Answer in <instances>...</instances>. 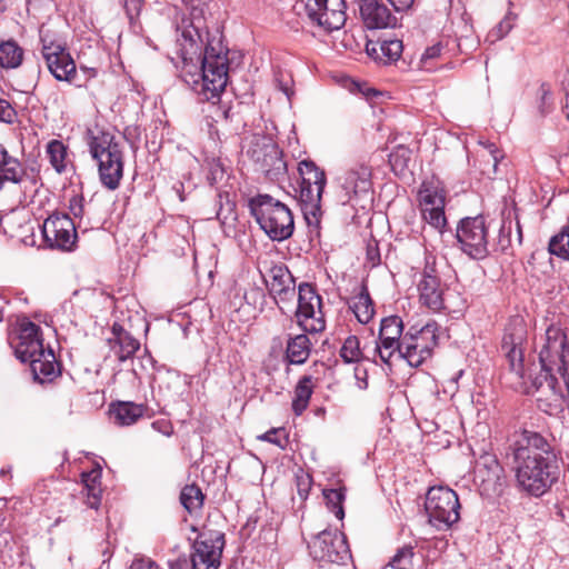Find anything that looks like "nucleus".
Listing matches in <instances>:
<instances>
[{"label":"nucleus","mask_w":569,"mask_h":569,"mask_svg":"<svg viewBox=\"0 0 569 569\" xmlns=\"http://www.w3.org/2000/svg\"><path fill=\"white\" fill-rule=\"evenodd\" d=\"M527 328L522 319H513L508 323L501 341V350L508 363L507 378L510 387L523 393H533L547 389L553 401L569 400V372L567 356L569 342L565 331L555 325L546 330V342L539 352L541 371L535 377L527 375L525 366V348Z\"/></svg>","instance_id":"f257e3e1"},{"label":"nucleus","mask_w":569,"mask_h":569,"mask_svg":"<svg viewBox=\"0 0 569 569\" xmlns=\"http://www.w3.org/2000/svg\"><path fill=\"white\" fill-rule=\"evenodd\" d=\"M518 489L531 497H542L558 480V457L552 445L539 432L523 430L513 449Z\"/></svg>","instance_id":"f03ea898"},{"label":"nucleus","mask_w":569,"mask_h":569,"mask_svg":"<svg viewBox=\"0 0 569 569\" xmlns=\"http://www.w3.org/2000/svg\"><path fill=\"white\" fill-rule=\"evenodd\" d=\"M178 46L184 68L198 70L200 93L208 101L219 98L228 82V58L210 42L209 31L202 28L201 20L198 23L192 20L182 29Z\"/></svg>","instance_id":"7ed1b4c3"},{"label":"nucleus","mask_w":569,"mask_h":569,"mask_svg":"<svg viewBox=\"0 0 569 569\" xmlns=\"http://www.w3.org/2000/svg\"><path fill=\"white\" fill-rule=\"evenodd\" d=\"M270 281H267L270 295L273 297L277 306L282 312L293 310L296 296L298 306L295 309L299 326L305 331L318 332L325 329L322 320L321 297L316 289L308 282L298 286L296 292V280L287 266L274 264L269 270Z\"/></svg>","instance_id":"20e7f679"},{"label":"nucleus","mask_w":569,"mask_h":569,"mask_svg":"<svg viewBox=\"0 0 569 569\" xmlns=\"http://www.w3.org/2000/svg\"><path fill=\"white\" fill-rule=\"evenodd\" d=\"M88 146L91 157L98 162L101 183L109 190H116L123 177V152L116 137L108 131L93 134L88 131Z\"/></svg>","instance_id":"39448f33"},{"label":"nucleus","mask_w":569,"mask_h":569,"mask_svg":"<svg viewBox=\"0 0 569 569\" xmlns=\"http://www.w3.org/2000/svg\"><path fill=\"white\" fill-rule=\"evenodd\" d=\"M250 213L272 241L289 239L295 230L289 207L270 194H258L249 200Z\"/></svg>","instance_id":"423d86ee"},{"label":"nucleus","mask_w":569,"mask_h":569,"mask_svg":"<svg viewBox=\"0 0 569 569\" xmlns=\"http://www.w3.org/2000/svg\"><path fill=\"white\" fill-rule=\"evenodd\" d=\"M298 172L301 181L296 192L305 220L308 227L319 228L322 217L321 198L327 183L326 173L309 159L298 163Z\"/></svg>","instance_id":"0eeeda50"},{"label":"nucleus","mask_w":569,"mask_h":569,"mask_svg":"<svg viewBox=\"0 0 569 569\" xmlns=\"http://www.w3.org/2000/svg\"><path fill=\"white\" fill-rule=\"evenodd\" d=\"M425 509L429 522L438 530L450 528L460 518L458 495L448 487L430 488L426 496Z\"/></svg>","instance_id":"6e6552de"},{"label":"nucleus","mask_w":569,"mask_h":569,"mask_svg":"<svg viewBox=\"0 0 569 569\" xmlns=\"http://www.w3.org/2000/svg\"><path fill=\"white\" fill-rule=\"evenodd\" d=\"M438 325L431 321L417 329L411 327L402 337V359L410 367L418 368L431 358L438 345Z\"/></svg>","instance_id":"1a4fd4ad"},{"label":"nucleus","mask_w":569,"mask_h":569,"mask_svg":"<svg viewBox=\"0 0 569 569\" xmlns=\"http://www.w3.org/2000/svg\"><path fill=\"white\" fill-rule=\"evenodd\" d=\"M248 156L257 170L271 181H280L287 174V162L279 146L268 137H254L248 149Z\"/></svg>","instance_id":"9d476101"},{"label":"nucleus","mask_w":569,"mask_h":569,"mask_svg":"<svg viewBox=\"0 0 569 569\" xmlns=\"http://www.w3.org/2000/svg\"><path fill=\"white\" fill-rule=\"evenodd\" d=\"M310 556L319 562L346 565L351 552L345 533L335 529H325L308 545Z\"/></svg>","instance_id":"9b49d317"},{"label":"nucleus","mask_w":569,"mask_h":569,"mask_svg":"<svg viewBox=\"0 0 569 569\" xmlns=\"http://www.w3.org/2000/svg\"><path fill=\"white\" fill-rule=\"evenodd\" d=\"M457 240L461 250L473 259H483L489 254L488 227L483 216L463 218L457 228Z\"/></svg>","instance_id":"f8f14e48"},{"label":"nucleus","mask_w":569,"mask_h":569,"mask_svg":"<svg viewBox=\"0 0 569 569\" xmlns=\"http://www.w3.org/2000/svg\"><path fill=\"white\" fill-rule=\"evenodd\" d=\"M224 542L222 532L213 530L200 532L192 543L191 568L218 569L221 565Z\"/></svg>","instance_id":"ddd939ff"},{"label":"nucleus","mask_w":569,"mask_h":569,"mask_svg":"<svg viewBox=\"0 0 569 569\" xmlns=\"http://www.w3.org/2000/svg\"><path fill=\"white\" fill-rule=\"evenodd\" d=\"M40 41L41 54L50 73L58 81L71 83L77 76V66L66 46L42 36Z\"/></svg>","instance_id":"4468645a"},{"label":"nucleus","mask_w":569,"mask_h":569,"mask_svg":"<svg viewBox=\"0 0 569 569\" xmlns=\"http://www.w3.org/2000/svg\"><path fill=\"white\" fill-rule=\"evenodd\" d=\"M345 0H306L305 12L313 24L328 31L343 27L346 14Z\"/></svg>","instance_id":"2eb2a0df"},{"label":"nucleus","mask_w":569,"mask_h":569,"mask_svg":"<svg viewBox=\"0 0 569 569\" xmlns=\"http://www.w3.org/2000/svg\"><path fill=\"white\" fill-rule=\"evenodd\" d=\"M42 236L50 248L70 251L77 240L76 226L69 216L54 213L44 220Z\"/></svg>","instance_id":"dca6fc26"},{"label":"nucleus","mask_w":569,"mask_h":569,"mask_svg":"<svg viewBox=\"0 0 569 569\" xmlns=\"http://www.w3.org/2000/svg\"><path fill=\"white\" fill-rule=\"evenodd\" d=\"M419 206L423 220L435 229L442 231L447 224L443 190L423 183L419 190Z\"/></svg>","instance_id":"f3484780"},{"label":"nucleus","mask_w":569,"mask_h":569,"mask_svg":"<svg viewBox=\"0 0 569 569\" xmlns=\"http://www.w3.org/2000/svg\"><path fill=\"white\" fill-rule=\"evenodd\" d=\"M419 299L421 303L433 311L445 308L443 289L436 270L435 261L427 259L421 279L418 283Z\"/></svg>","instance_id":"a211bd4d"},{"label":"nucleus","mask_w":569,"mask_h":569,"mask_svg":"<svg viewBox=\"0 0 569 569\" xmlns=\"http://www.w3.org/2000/svg\"><path fill=\"white\" fill-rule=\"evenodd\" d=\"M43 339L41 328L32 321L24 320L20 323L16 355L22 362L30 358L43 356Z\"/></svg>","instance_id":"6ab92c4d"},{"label":"nucleus","mask_w":569,"mask_h":569,"mask_svg":"<svg viewBox=\"0 0 569 569\" xmlns=\"http://www.w3.org/2000/svg\"><path fill=\"white\" fill-rule=\"evenodd\" d=\"M475 472L485 491L501 493L505 485V470L495 456H482L477 462Z\"/></svg>","instance_id":"aec40b11"},{"label":"nucleus","mask_w":569,"mask_h":569,"mask_svg":"<svg viewBox=\"0 0 569 569\" xmlns=\"http://www.w3.org/2000/svg\"><path fill=\"white\" fill-rule=\"evenodd\" d=\"M360 16L368 29H386L397 26V18L379 0H360Z\"/></svg>","instance_id":"412c9836"},{"label":"nucleus","mask_w":569,"mask_h":569,"mask_svg":"<svg viewBox=\"0 0 569 569\" xmlns=\"http://www.w3.org/2000/svg\"><path fill=\"white\" fill-rule=\"evenodd\" d=\"M4 182L22 184L24 189L36 186V178L28 174L20 161L10 156L7 149L0 146V190Z\"/></svg>","instance_id":"4be33fe9"},{"label":"nucleus","mask_w":569,"mask_h":569,"mask_svg":"<svg viewBox=\"0 0 569 569\" xmlns=\"http://www.w3.org/2000/svg\"><path fill=\"white\" fill-rule=\"evenodd\" d=\"M107 342L120 362L131 359L140 349L139 340L118 322L112 325L111 337L107 339Z\"/></svg>","instance_id":"5701e85b"},{"label":"nucleus","mask_w":569,"mask_h":569,"mask_svg":"<svg viewBox=\"0 0 569 569\" xmlns=\"http://www.w3.org/2000/svg\"><path fill=\"white\" fill-rule=\"evenodd\" d=\"M342 189L348 196V201L352 198L367 196L371 189V170L366 164H358L346 171Z\"/></svg>","instance_id":"b1692460"},{"label":"nucleus","mask_w":569,"mask_h":569,"mask_svg":"<svg viewBox=\"0 0 569 569\" xmlns=\"http://www.w3.org/2000/svg\"><path fill=\"white\" fill-rule=\"evenodd\" d=\"M402 41L399 39L369 40L366 44L367 54L381 64L397 61L402 53Z\"/></svg>","instance_id":"393cba45"},{"label":"nucleus","mask_w":569,"mask_h":569,"mask_svg":"<svg viewBox=\"0 0 569 569\" xmlns=\"http://www.w3.org/2000/svg\"><path fill=\"white\" fill-rule=\"evenodd\" d=\"M144 412L142 405L131 401H116L110 405L109 413L119 426H131L136 423Z\"/></svg>","instance_id":"a878e982"},{"label":"nucleus","mask_w":569,"mask_h":569,"mask_svg":"<svg viewBox=\"0 0 569 569\" xmlns=\"http://www.w3.org/2000/svg\"><path fill=\"white\" fill-rule=\"evenodd\" d=\"M349 308L360 323H368L373 318V301L366 282H361L358 293L350 299Z\"/></svg>","instance_id":"bb28decb"},{"label":"nucleus","mask_w":569,"mask_h":569,"mask_svg":"<svg viewBox=\"0 0 569 569\" xmlns=\"http://www.w3.org/2000/svg\"><path fill=\"white\" fill-rule=\"evenodd\" d=\"M311 341L305 333L289 337L286 347V357L289 363L302 365L305 363L311 352Z\"/></svg>","instance_id":"cd10ccee"},{"label":"nucleus","mask_w":569,"mask_h":569,"mask_svg":"<svg viewBox=\"0 0 569 569\" xmlns=\"http://www.w3.org/2000/svg\"><path fill=\"white\" fill-rule=\"evenodd\" d=\"M31 370L40 381L51 380L56 376L57 361L51 349L43 350V356L30 358Z\"/></svg>","instance_id":"c85d7f7f"},{"label":"nucleus","mask_w":569,"mask_h":569,"mask_svg":"<svg viewBox=\"0 0 569 569\" xmlns=\"http://www.w3.org/2000/svg\"><path fill=\"white\" fill-rule=\"evenodd\" d=\"M101 470H91L82 473V495L86 496V503L91 509H98L101 503Z\"/></svg>","instance_id":"c756f323"},{"label":"nucleus","mask_w":569,"mask_h":569,"mask_svg":"<svg viewBox=\"0 0 569 569\" xmlns=\"http://www.w3.org/2000/svg\"><path fill=\"white\" fill-rule=\"evenodd\" d=\"M312 392V377H301L295 388V396L292 399V410L296 416L302 415V412L307 409Z\"/></svg>","instance_id":"7c9ffc66"},{"label":"nucleus","mask_w":569,"mask_h":569,"mask_svg":"<svg viewBox=\"0 0 569 569\" xmlns=\"http://www.w3.org/2000/svg\"><path fill=\"white\" fill-rule=\"evenodd\" d=\"M379 342L376 345L375 352L378 353L379 358L385 363H390L391 358L398 353V357L402 359V339H393L389 336L378 337Z\"/></svg>","instance_id":"2f4dec72"},{"label":"nucleus","mask_w":569,"mask_h":569,"mask_svg":"<svg viewBox=\"0 0 569 569\" xmlns=\"http://www.w3.org/2000/svg\"><path fill=\"white\" fill-rule=\"evenodd\" d=\"M23 50L13 40L4 41L0 44V67L17 68L21 64Z\"/></svg>","instance_id":"473e14b6"},{"label":"nucleus","mask_w":569,"mask_h":569,"mask_svg":"<svg viewBox=\"0 0 569 569\" xmlns=\"http://www.w3.org/2000/svg\"><path fill=\"white\" fill-rule=\"evenodd\" d=\"M203 500L204 496L197 485H187L180 492V502L189 513L199 511L203 506Z\"/></svg>","instance_id":"72a5a7b5"},{"label":"nucleus","mask_w":569,"mask_h":569,"mask_svg":"<svg viewBox=\"0 0 569 569\" xmlns=\"http://www.w3.org/2000/svg\"><path fill=\"white\" fill-rule=\"evenodd\" d=\"M47 153L51 166L58 173L66 170L67 147L60 140H51L47 146Z\"/></svg>","instance_id":"f704fd0d"},{"label":"nucleus","mask_w":569,"mask_h":569,"mask_svg":"<svg viewBox=\"0 0 569 569\" xmlns=\"http://www.w3.org/2000/svg\"><path fill=\"white\" fill-rule=\"evenodd\" d=\"M548 250L551 254L569 260V224L550 239Z\"/></svg>","instance_id":"c9c22d12"},{"label":"nucleus","mask_w":569,"mask_h":569,"mask_svg":"<svg viewBox=\"0 0 569 569\" xmlns=\"http://www.w3.org/2000/svg\"><path fill=\"white\" fill-rule=\"evenodd\" d=\"M340 357L346 363L359 362L362 359L360 341L357 336H349L345 339L340 349Z\"/></svg>","instance_id":"e433bc0d"},{"label":"nucleus","mask_w":569,"mask_h":569,"mask_svg":"<svg viewBox=\"0 0 569 569\" xmlns=\"http://www.w3.org/2000/svg\"><path fill=\"white\" fill-rule=\"evenodd\" d=\"M411 154L412 152L408 147L403 144L397 146L389 154V162L392 170L396 173H401L405 169H407L411 160Z\"/></svg>","instance_id":"4c0bfd02"},{"label":"nucleus","mask_w":569,"mask_h":569,"mask_svg":"<svg viewBox=\"0 0 569 569\" xmlns=\"http://www.w3.org/2000/svg\"><path fill=\"white\" fill-rule=\"evenodd\" d=\"M403 322L399 316H389L381 320L379 335L389 336L393 339L401 340L403 335Z\"/></svg>","instance_id":"58836bf2"},{"label":"nucleus","mask_w":569,"mask_h":569,"mask_svg":"<svg viewBox=\"0 0 569 569\" xmlns=\"http://www.w3.org/2000/svg\"><path fill=\"white\" fill-rule=\"evenodd\" d=\"M413 556V548L411 546H403L397 550L389 565L395 569H412Z\"/></svg>","instance_id":"ea45409f"},{"label":"nucleus","mask_w":569,"mask_h":569,"mask_svg":"<svg viewBox=\"0 0 569 569\" xmlns=\"http://www.w3.org/2000/svg\"><path fill=\"white\" fill-rule=\"evenodd\" d=\"M325 499L327 505L331 506V511L338 519L345 517L342 501L345 500V493L341 489H326L323 490Z\"/></svg>","instance_id":"a19ab883"},{"label":"nucleus","mask_w":569,"mask_h":569,"mask_svg":"<svg viewBox=\"0 0 569 569\" xmlns=\"http://www.w3.org/2000/svg\"><path fill=\"white\" fill-rule=\"evenodd\" d=\"M206 167L208 169L207 179L211 186L221 181L224 177L226 169L224 164L219 158H210L206 160Z\"/></svg>","instance_id":"79ce46f5"},{"label":"nucleus","mask_w":569,"mask_h":569,"mask_svg":"<svg viewBox=\"0 0 569 569\" xmlns=\"http://www.w3.org/2000/svg\"><path fill=\"white\" fill-rule=\"evenodd\" d=\"M539 103L538 111L541 117H546L553 110V101L550 89L546 84L539 88Z\"/></svg>","instance_id":"37998d69"},{"label":"nucleus","mask_w":569,"mask_h":569,"mask_svg":"<svg viewBox=\"0 0 569 569\" xmlns=\"http://www.w3.org/2000/svg\"><path fill=\"white\" fill-rule=\"evenodd\" d=\"M517 16L513 12L509 11L491 31V37H495L496 39H502L503 37H506L513 28Z\"/></svg>","instance_id":"c03bdc74"},{"label":"nucleus","mask_w":569,"mask_h":569,"mask_svg":"<svg viewBox=\"0 0 569 569\" xmlns=\"http://www.w3.org/2000/svg\"><path fill=\"white\" fill-rule=\"evenodd\" d=\"M222 194L218 196L219 199V210L217 211V219L224 223L229 218L234 219V202L230 201L228 196H226V202H222Z\"/></svg>","instance_id":"a18cd8bd"},{"label":"nucleus","mask_w":569,"mask_h":569,"mask_svg":"<svg viewBox=\"0 0 569 569\" xmlns=\"http://www.w3.org/2000/svg\"><path fill=\"white\" fill-rule=\"evenodd\" d=\"M69 210L76 218L84 214V199L82 196H73L69 200Z\"/></svg>","instance_id":"49530a36"},{"label":"nucleus","mask_w":569,"mask_h":569,"mask_svg":"<svg viewBox=\"0 0 569 569\" xmlns=\"http://www.w3.org/2000/svg\"><path fill=\"white\" fill-rule=\"evenodd\" d=\"M282 431V429H271L267 431L263 436L260 437V439L266 440L268 442H271L273 445L279 446L280 448L284 449L288 439L284 436L282 439L278 437V433Z\"/></svg>","instance_id":"de8ad7c7"},{"label":"nucleus","mask_w":569,"mask_h":569,"mask_svg":"<svg viewBox=\"0 0 569 569\" xmlns=\"http://www.w3.org/2000/svg\"><path fill=\"white\" fill-rule=\"evenodd\" d=\"M16 117V111L11 107V104L0 98V121L11 123Z\"/></svg>","instance_id":"09e8293b"},{"label":"nucleus","mask_w":569,"mask_h":569,"mask_svg":"<svg viewBox=\"0 0 569 569\" xmlns=\"http://www.w3.org/2000/svg\"><path fill=\"white\" fill-rule=\"evenodd\" d=\"M129 569H158V565L149 558H136Z\"/></svg>","instance_id":"8fccbe9b"},{"label":"nucleus","mask_w":569,"mask_h":569,"mask_svg":"<svg viewBox=\"0 0 569 569\" xmlns=\"http://www.w3.org/2000/svg\"><path fill=\"white\" fill-rule=\"evenodd\" d=\"M441 50L442 46L440 43L428 47L421 57V61L426 64L428 60L438 58L441 54Z\"/></svg>","instance_id":"3c124183"},{"label":"nucleus","mask_w":569,"mask_h":569,"mask_svg":"<svg viewBox=\"0 0 569 569\" xmlns=\"http://www.w3.org/2000/svg\"><path fill=\"white\" fill-rule=\"evenodd\" d=\"M169 569H192L191 568V557L187 556L178 557L174 560H170L168 562Z\"/></svg>","instance_id":"603ef678"},{"label":"nucleus","mask_w":569,"mask_h":569,"mask_svg":"<svg viewBox=\"0 0 569 569\" xmlns=\"http://www.w3.org/2000/svg\"><path fill=\"white\" fill-rule=\"evenodd\" d=\"M151 426L154 430L161 432L162 435H164L167 437L171 436L173 432V428H172L171 423L168 421H164V420L153 421Z\"/></svg>","instance_id":"864d4df0"},{"label":"nucleus","mask_w":569,"mask_h":569,"mask_svg":"<svg viewBox=\"0 0 569 569\" xmlns=\"http://www.w3.org/2000/svg\"><path fill=\"white\" fill-rule=\"evenodd\" d=\"M393 9L398 12L410 9L415 0H388Z\"/></svg>","instance_id":"5fc2aeb1"},{"label":"nucleus","mask_w":569,"mask_h":569,"mask_svg":"<svg viewBox=\"0 0 569 569\" xmlns=\"http://www.w3.org/2000/svg\"><path fill=\"white\" fill-rule=\"evenodd\" d=\"M489 148H490V149H489V152H490V156H491L492 161H493V163H492L493 171L496 172V171H497V167H498V162H499V159H500V157H499V151H498V149L495 147V144H490V147H489Z\"/></svg>","instance_id":"6e6d98bb"},{"label":"nucleus","mask_w":569,"mask_h":569,"mask_svg":"<svg viewBox=\"0 0 569 569\" xmlns=\"http://www.w3.org/2000/svg\"><path fill=\"white\" fill-rule=\"evenodd\" d=\"M367 256H368V259L373 263H378L380 261V256H379V252L377 250V248H372V247H368V250H367Z\"/></svg>","instance_id":"4d7b16f0"},{"label":"nucleus","mask_w":569,"mask_h":569,"mask_svg":"<svg viewBox=\"0 0 569 569\" xmlns=\"http://www.w3.org/2000/svg\"><path fill=\"white\" fill-rule=\"evenodd\" d=\"M141 360L144 362H148L150 365V367H154V359L151 357V355L148 352V350L146 349L144 350V355L143 357L141 358Z\"/></svg>","instance_id":"13d9d810"},{"label":"nucleus","mask_w":569,"mask_h":569,"mask_svg":"<svg viewBox=\"0 0 569 569\" xmlns=\"http://www.w3.org/2000/svg\"><path fill=\"white\" fill-rule=\"evenodd\" d=\"M562 112H563L567 121H569V93H567V96H566V100L562 106Z\"/></svg>","instance_id":"bf43d9fd"},{"label":"nucleus","mask_w":569,"mask_h":569,"mask_svg":"<svg viewBox=\"0 0 569 569\" xmlns=\"http://www.w3.org/2000/svg\"><path fill=\"white\" fill-rule=\"evenodd\" d=\"M365 94H366L367 97L377 96V94H378V91H377V90H375V89H368V91H367V92H365Z\"/></svg>","instance_id":"052dcab7"},{"label":"nucleus","mask_w":569,"mask_h":569,"mask_svg":"<svg viewBox=\"0 0 569 569\" xmlns=\"http://www.w3.org/2000/svg\"><path fill=\"white\" fill-rule=\"evenodd\" d=\"M192 81H193V83L196 86H200L201 87V84H200L201 78L199 76H198V79H193ZM200 90H201V88L200 89L196 88V91H198L199 93H200Z\"/></svg>","instance_id":"680f3d73"},{"label":"nucleus","mask_w":569,"mask_h":569,"mask_svg":"<svg viewBox=\"0 0 569 569\" xmlns=\"http://www.w3.org/2000/svg\"><path fill=\"white\" fill-rule=\"evenodd\" d=\"M221 113L224 119H228L230 114V108L223 109Z\"/></svg>","instance_id":"e2e57ef3"},{"label":"nucleus","mask_w":569,"mask_h":569,"mask_svg":"<svg viewBox=\"0 0 569 569\" xmlns=\"http://www.w3.org/2000/svg\"><path fill=\"white\" fill-rule=\"evenodd\" d=\"M517 228H518L519 239L521 240L522 232H521V228H520L519 222H517Z\"/></svg>","instance_id":"0e129e2a"},{"label":"nucleus","mask_w":569,"mask_h":569,"mask_svg":"<svg viewBox=\"0 0 569 569\" xmlns=\"http://www.w3.org/2000/svg\"><path fill=\"white\" fill-rule=\"evenodd\" d=\"M4 9L3 0H0V11Z\"/></svg>","instance_id":"69168bd1"},{"label":"nucleus","mask_w":569,"mask_h":569,"mask_svg":"<svg viewBox=\"0 0 569 569\" xmlns=\"http://www.w3.org/2000/svg\"><path fill=\"white\" fill-rule=\"evenodd\" d=\"M124 6H126V8L129 7V0H124Z\"/></svg>","instance_id":"338daca9"},{"label":"nucleus","mask_w":569,"mask_h":569,"mask_svg":"<svg viewBox=\"0 0 569 569\" xmlns=\"http://www.w3.org/2000/svg\"><path fill=\"white\" fill-rule=\"evenodd\" d=\"M283 91H284L286 96L289 97V90L286 88V89H283Z\"/></svg>","instance_id":"774afa93"}]
</instances>
